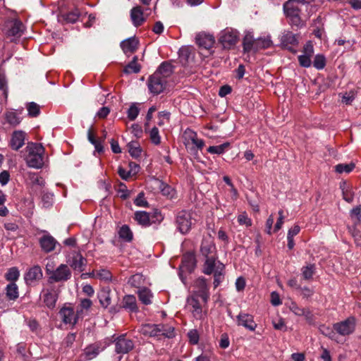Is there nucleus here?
Segmentation results:
<instances>
[{"mask_svg": "<svg viewBox=\"0 0 361 361\" xmlns=\"http://www.w3.org/2000/svg\"><path fill=\"white\" fill-rule=\"evenodd\" d=\"M237 324L243 326L251 331H255L257 327L253 316L245 312H240L237 316Z\"/></svg>", "mask_w": 361, "mask_h": 361, "instance_id": "f8f14e48", "label": "nucleus"}, {"mask_svg": "<svg viewBox=\"0 0 361 361\" xmlns=\"http://www.w3.org/2000/svg\"><path fill=\"white\" fill-rule=\"evenodd\" d=\"M150 140L154 145H159L161 142L159 130L157 127H154L149 132Z\"/></svg>", "mask_w": 361, "mask_h": 361, "instance_id": "4d7b16f0", "label": "nucleus"}, {"mask_svg": "<svg viewBox=\"0 0 361 361\" xmlns=\"http://www.w3.org/2000/svg\"><path fill=\"white\" fill-rule=\"evenodd\" d=\"M116 352L117 353H128L133 347L134 343L132 340L128 339L124 335L120 336L115 341Z\"/></svg>", "mask_w": 361, "mask_h": 361, "instance_id": "9b49d317", "label": "nucleus"}, {"mask_svg": "<svg viewBox=\"0 0 361 361\" xmlns=\"http://www.w3.org/2000/svg\"><path fill=\"white\" fill-rule=\"evenodd\" d=\"M20 113H17L13 111H8L4 114V118L6 122L12 127H16L21 122L20 116Z\"/></svg>", "mask_w": 361, "mask_h": 361, "instance_id": "cd10ccee", "label": "nucleus"}, {"mask_svg": "<svg viewBox=\"0 0 361 361\" xmlns=\"http://www.w3.org/2000/svg\"><path fill=\"white\" fill-rule=\"evenodd\" d=\"M130 18L133 24L135 27L140 26L145 21V18L144 17L143 11L141 7L137 6L133 7L130 11Z\"/></svg>", "mask_w": 361, "mask_h": 361, "instance_id": "412c9836", "label": "nucleus"}, {"mask_svg": "<svg viewBox=\"0 0 361 361\" xmlns=\"http://www.w3.org/2000/svg\"><path fill=\"white\" fill-rule=\"evenodd\" d=\"M140 71V65L137 63V56H134L132 61L130 62L125 68L124 73L127 74L137 73Z\"/></svg>", "mask_w": 361, "mask_h": 361, "instance_id": "e433bc0d", "label": "nucleus"}, {"mask_svg": "<svg viewBox=\"0 0 361 361\" xmlns=\"http://www.w3.org/2000/svg\"><path fill=\"white\" fill-rule=\"evenodd\" d=\"M230 143L229 142H225L220 145L217 146H210L207 149V152L211 154H223L226 149L229 147Z\"/></svg>", "mask_w": 361, "mask_h": 361, "instance_id": "49530a36", "label": "nucleus"}, {"mask_svg": "<svg viewBox=\"0 0 361 361\" xmlns=\"http://www.w3.org/2000/svg\"><path fill=\"white\" fill-rule=\"evenodd\" d=\"M296 1L288 0L283 4L284 13L287 16L298 18V8L295 5Z\"/></svg>", "mask_w": 361, "mask_h": 361, "instance_id": "a878e982", "label": "nucleus"}, {"mask_svg": "<svg viewBox=\"0 0 361 361\" xmlns=\"http://www.w3.org/2000/svg\"><path fill=\"white\" fill-rule=\"evenodd\" d=\"M44 149L41 144L28 143L25 148V160L29 167L40 169L44 165Z\"/></svg>", "mask_w": 361, "mask_h": 361, "instance_id": "f03ea898", "label": "nucleus"}, {"mask_svg": "<svg viewBox=\"0 0 361 361\" xmlns=\"http://www.w3.org/2000/svg\"><path fill=\"white\" fill-rule=\"evenodd\" d=\"M188 336L191 344H197L199 341V334L197 330L192 329L188 334Z\"/></svg>", "mask_w": 361, "mask_h": 361, "instance_id": "0e129e2a", "label": "nucleus"}, {"mask_svg": "<svg viewBox=\"0 0 361 361\" xmlns=\"http://www.w3.org/2000/svg\"><path fill=\"white\" fill-rule=\"evenodd\" d=\"M281 41L283 46L289 50H292V47L298 44L296 35L290 32L284 34Z\"/></svg>", "mask_w": 361, "mask_h": 361, "instance_id": "393cba45", "label": "nucleus"}, {"mask_svg": "<svg viewBox=\"0 0 361 361\" xmlns=\"http://www.w3.org/2000/svg\"><path fill=\"white\" fill-rule=\"evenodd\" d=\"M283 219H284L283 211L282 209H280L279 211V218H278L276 224L274 226V232H277L282 228V226L283 224Z\"/></svg>", "mask_w": 361, "mask_h": 361, "instance_id": "774afa93", "label": "nucleus"}, {"mask_svg": "<svg viewBox=\"0 0 361 361\" xmlns=\"http://www.w3.org/2000/svg\"><path fill=\"white\" fill-rule=\"evenodd\" d=\"M139 40L135 37H129L121 42V47L125 54L134 53L138 48Z\"/></svg>", "mask_w": 361, "mask_h": 361, "instance_id": "4468645a", "label": "nucleus"}, {"mask_svg": "<svg viewBox=\"0 0 361 361\" xmlns=\"http://www.w3.org/2000/svg\"><path fill=\"white\" fill-rule=\"evenodd\" d=\"M214 37L212 35L201 33L197 35L196 42L199 47L209 49L214 44Z\"/></svg>", "mask_w": 361, "mask_h": 361, "instance_id": "6ab92c4d", "label": "nucleus"}, {"mask_svg": "<svg viewBox=\"0 0 361 361\" xmlns=\"http://www.w3.org/2000/svg\"><path fill=\"white\" fill-rule=\"evenodd\" d=\"M271 45V40L269 37L258 38L256 39L255 52L262 49H267Z\"/></svg>", "mask_w": 361, "mask_h": 361, "instance_id": "79ce46f5", "label": "nucleus"}, {"mask_svg": "<svg viewBox=\"0 0 361 361\" xmlns=\"http://www.w3.org/2000/svg\"><path fill=\"white\" fill-rule=\"evenodd\" d=\"M140 109L136 104H133L128 110V118L130 121H134L138 116Z\"/></svg>", "mask_w": 361, "mask_h": 361, "instance_id": "6e6d98bb", "label": "nucleus"}, {"mask_svg": "<svg viewBox=\"0 0 361 361\" xmlns=\"http://www.w3.org/2000/svg\"><path fill=\"white\" fill-rule=\"evenodd\" d=\"M157 185L160 189L161 192L164 195L170 196L171 197L173 195V190L172 188L162 181L157 180Z\"/></svg>", "mask_w": 361, "mask_h": 361, "instance_id": "8fccbe9b", "label": "nucleus"}, {"mask_svg": "<svg viewBox=\"0 0 361 361\" xmlns=\"http://www.w3.org/2000/svg\"><path fill=\"white\" fill-rule=\"evenodd\" d=\"M154 73H159V76L163 77L166 80L172 73V66L167 62H164Z\"/></svg>", "mask_w": 361, "mask_h": 361, "instance_id": "58836bf2", "label": "nucleus"}, {"mask_svg": "<svg viewBox=\"0 0 361 361\" xmlns=\"http://www.w3.org/2000/svg\"><path fill=\"white\" fill-rule=\"evenodd\" d=\"M96 277L99 279L108 281L111 279V274L109 270L100 269L97 271Z\"/></svg>", "mask_w": 361, "mask_h": 361, "instance_id": "bf43d9fd", "label": "nucleus"}, {"mask_svg": "<svg viewBox=\"0 0 361 361\" xmlns=\"http://www.w3.org/2000/svg\"><path fill=\"white\" fill-rule=\"evenodd\" d=\"M111 291L109 288H103L97 294L100 305L106 308L111 302Z\"/></svg>", "mask_w": 361, "mask_h": 361, "instance_id": "b1692460", "label": "nucleus"}, {"mask_svg": "<svg viewBox=\"0 0 361 361\" xmlns=\"http://www.w3.org/2000/svg\"><path fill=\"white\" fill-rule=\"evenodd\" d=\"M193 295L202 298L204 303H207L209 299V288L207 280L204 277H199L193 282Z\"/></svg>", "mask_w": 361, "mask_h": 361, "instance_id": "7ed1b4c3", "label": "nucleus"}, {"mask_svg": "<svg viewBox=\"0 0 361 361\" xmlns=\"http://www.w3.org/2000/svg\"><path fill=\"white\" fill-rule=\"evenodd\" d=\"M215 245L209 241L204 240L201 245V253L205 257L215 256Z\"/></svg>", "mask_w": 361, "mask_h": 361, "instance_id": "c756f323", "label": "nucleus"}, {"mask_svg": "<svg viewBox=\"0 0 361 361\" xmlns=\"http://www.w3.org/2000/svg\"><path fill=\"white\" fill-rule=\"evenodd\" d=\"M42 201L43 204V207L48 208L49 207L53 202V195L51 193H44L42 197Z\"/></svg>", "mask_w": 361, "mask_h": 361, "instance_id": "052dcab7", "label": "nucleus"}, {"mask_svg": "<svg viewBox=\"0 0 361 361\" xmlns=\"http://www.w3.org/2000/svg\"><path fill=\"white\" fill-rule=\"evenodd\" d=\"M219 264H223L220 262H216V257L212 256L205 258V262L203 265L202 272L204 274L210 275L215 272Z\"/></svg>", "mask_w": 361, "mask_h": 361, "instance_id": "aec40b11", "label": "nucleus"}, {"mask_svg": "<svg viewBox=\"0 0 361 361\" xmlns=\"http://www.w3.org/2000/svg\"><path fill=\"white\" fill-rule=\"evenodd\" d=\"M340 188L342 190L343 199L348 202H353L354 194L350 186L345 181H342L340 183Z\"/></svg>", "mask_w": 361, "mask_h": 361, "instance_id": "2f4dec72", "label": "nucleus"}, {"mask_svg": "<svg viewBox=\"0 0 361 361\" xmlns=\"http://www.w3.org/2000/svg\"><path fill=\"white\" fill-rule=\"evenodd\" d=\"M256 39H254L251 32H247L243 37V46L245 52L255 51Z\"/></svg>", "mask_w": 361, "mask_h": 361, "instance_id": "c85d7f7f", "label": "nucleus"}, {"mask_svg": "<svg viewBox=\"0 0 361 361\" xmlns=\"http://www.w3.org/2000/svg\"><path fill=\"white\" fill-rule=\"evenodd\" d=\"M350 215L354 224H360L361 222V205L353 208L351 210Z\"/></svg>", "mask_w": 361, "mask_h": 361, "instance_id": "3c124183", "label": "nucleus"}, {"mask_svg": "<svg viewBox=\"0 0 361 361\" xmlns=\"http://www.w3.org/2000/svg\"><path fill=\"white\" fill-rule=\"evenodd\" d=\"M123 305L122 307H123L126 310H129L130 312H137V302L136 298L133 295H127L123 297Z\"/></svg>", "mask_w": 361, "mask_h": 361, "instance_id": "bb28decb", "label": "nucleus"}, {"mask_svg": "<svg viewBox=\"0 0 361 361\" xmlns=\"http://www.w3.org/2000/svg\"><path fill=\"white\" fill-rule=\"evenodd\" d=\"M176 224L181 233H187L193 224L190 214L185 211L179 212L176 218Z\"/></svg>", "mask_w": 361, "mask_h": 361, "instance_id": "423d86ee", "label": "nucleus"}, {"mask_svg": "<svg viewBox=\"0 0 361 361\" xmlns=\"http://www.w3.org/2000/svg\"><path fill=\"white\" fill-rule=\"evenodd\" d=\"M196 296L191 295L188 298L187 302L191 307L193 317L197 319H200L202 317V308Z\"/></svg>", "mask_w": 361, "mask_h": 361, "instance_id": "f3484780", "label": "nucleus"}, {"mask_svg": "<svg viewBox=\"0 0 361 361\" xmlns=\"http://www.w3.org/2000/svg\"><path fill=\"white\" fill-rule=\"evenodd\" d=\"M238 35L236 31L224 30L220 36L219 42L224 49H230L238 42Z\"/></svg>", "mask_w": 361, "mask_h": 361, "instance_id": "6e6552de", "label": "nucleus"}, {"mask_svg": "<svg viewBox=\"0 0 361 361\" xmlns=\"http://www.w3.org/2000/svg\"><path fill=\"white\" fill-rule=\"evenodd\" d=\"M8 29L6 32L8 37H20L24 31V25L21 21L15 20L8 25Z\"/></svg>", "mask_w": 361, "mask_h": 361, "instance_id": "2eb2a0df", "label": "nucleus"}, {"mask_svg": "<svg viewBox=\"0 0 361 361\" xmlns=\"http://www.w3.org/2000/svg\"><path fill=\"white\" fill-rule=\"evenodd\" d=\"M118 235L120 238L126 242H130L133 240V232L127 225L122 226L118 231Z\"/></svg>", "mask_w": 361, "mask_h": 361, "instance_id": "4c0bfd02", "label": "nucleus"}, {"mask_svg": "<svg viewBox=\"0 0 361 361\" xmlns=\"http://www.w3.org/2000/svg\"><path fill=\"white\" fill-rule=\"evenodd\" d=\"M273 326L275 329L281 331H286L285 322L282 318H279L276 320L272 321Z\"/></svg>", "mask_w": 361, "mask_h": 361, "instance_id": "338daca9", "label": "nucleus"}, {"mask_svg": "<svg viewBox=\"0 0 361 361\" xmlns=\"http://www.w3.org/2000/svg\"><path fill=\"white\" fill-rule=\"evenodd\" d=\"M355 168V164H339L335 166V171L338 173L351 172Z\"/></svg>", "mask_w": 361, "mask_h": 361, "instance_id": "c03bdc74", "label": "nucleus"}, {"mask_svg": "<svg viewBox=\"0 0 361 361\" xmlns=\"http://www.w3.org/2000/svg\"><path fill=\"white\" fill-rule=\"evenodd\" d=\"M19 276L20 272L16 267L10 268L5 274L6 279L8 281H11V283H14V281H17Z\"/></svg>", "mask_w": 361, "mask_h": 361, "instance_id": "a18cd8bd", "label": "nucleus"}, {"mask_svg": "<svg viewBox=\"0 0 361 361\" xmlns=\"http://www.w3.org/2000/svg\"><path fill=\"white\" fill-rule=\"evenodd\" d=\"M185 136L187 142H185V145L189 144V142H191L192 145H194L197 149H202L204 146V142L202 139H199L197 137V135L195 132L190 129H187L185 131Z\"/></svg>", "mask_w": 361, "mask_h": 361, "instance_id": "a211bd4d", "label": "nucleus"}, {"mask_svg": "<svg viewBox=\"0 0 361 361\" xmlns=\"http://www.w3.org/2000/svg\"><path fill=\"white\" fill-rule=\"evenodd\" d=\"M70 265L75 270L82 271L85 267V259L80 253L73 252L71 256V260L70 261Z\"/></svg>", "mask_w": 361, "mask_h": 361, "instance_id": "5701e85b", "label": "nucleus"}, {"mask_svg": "<svg viewBox=\"0 0 361 361\" xmlns=\"http://www.w3.org/2000/svg\"><path fill=\"white\" fill-rule=\"evenodd\" d=\"M138 297L140 300L145 305L152 303V294L148 288H143L138 290Z\"/></svg>", "mask_w": 361, "mask_h": 361, "instance_id": "c9c22d12", "label": "nucleus"}, {"mask_svg": "<svg viewBox=\"0 0 361 361\" xmlns=\"http://www.w3.org/2000/svg\"><path fill=\"white\" fill-rule=\"evenodd\" d=\"M43 276L42 271L39 265H35L25 272L24 279L27 285H33L42 279Z\"/></svg>", "mask_w": 361, "mask_h": 361, "instance_id": "1a4fd4ad", "label": "nucleus"}, {"mask_svg": "<svg viewBox=\"0 0 361 361\" xmlns=\"http://www.w3.org/2000/svg\"><path fill=\"white\" fill-rule=\"evenodd\" d=\"M315 267L314 264H309L302 268V275L304 279L310 280L314 274Z\"/></svg>", "mask_w": 361, "mask_h": 361, "instance_id": "de8ad7c7", "label": "nucleus"}, {"mask_svg": "<svg viewBox=\"0 0 361 361\" xmlns=\"http://www.w3.org/2000/svg\"><path fill=\"white\" fill-rule=\"evenodd\" d=\"M139 331L145 336L157 337L159 338L161 336L172 338L176 336L174 327L162 324H145L141 326Z\"/></svg>", "mask_w": 361, "mask_h": 361, "instance_id": "f257e3e1", "label": "nucleus"}, {"mask_svg": "<svg viewBox=\"0 0 361 361\" xmlns=\"http://www.w3.org/2000/svg\"><path fill=\"white\" fill-rule=\"evenodd\" d=\"M62 322L66 324L75 325L80 317L78 312H75L74 309L71 306H63L59 312Z\"/></svg>", "mask_w": 361, "mask_h": 361, "instance_id": "0eeeda50", "label": "nucleus"}, {"mask_svg": "<svg viewBox=\"0 0 361 361\" xmlns=\"http://www.w3.org/2000/svg\"><path fill=\"white\" fill-rule=\"evenodd\" d=\"M100 349L97 345H90L85 349L84 354L86 359L92 360L98 355Z\"/></svg>", "mask_w": 361, "mask_h": 361, "instance_id": "a19ab883", "label": "nucleus"}, {"mask_svg": "<svg viewBox=\"0 0 361 361\" xmlns=\"http://www.w3.org/2000/svg\"><path fill=\"white\" fill-rule=\"evenodd\" d=\"M214 274V287L217 288L224 278V265L219 264Z\"/></svg>", "mask_w": 361, "mask_h": 361, "instance_id": "f704fd0d", "label": "nucleus"}, {"mask_svg": "<svg viewBox=\"0 0 361 361\" xmlns=\"http://www.w3.org/2000/svg\"><path fill=\"white\" fill-rule=\"evenodd\" d=\"M356 319L354 317H349L345 320L335 323L334 330L341 336H348L353 333L355 329Z\"/></svg>", "mask_w": 361, "mask_h": 361, "instance_id": "20e7f679", "label": "nucleus"}, {"mask_svg": "<svg viewBox=\"0 0 361 361\" xmlns=\"http://www.w3.org/2000/svg\"><path fill=\"white\" fill-rule=\"evenodd\" d=\"M6 295L8 300H16L18 298V287L15 283H10L6 287Z\"/></svg>", "mask_w": 361, "mask_h": 361, "instance_id": "72a5a7b5", "label": "nucleus"}, {"mask_svg": "<svg viewBox=\"0 0 361 361\" xmlns=\"http://www.w3.org/2000/svg\"><path fill=\"white\" fill-rule=\"evenodd\" d=\"M39 243L42 251L47 253L53 251L55 249L56 245L57 244V241L56 240V239L48 233L42 235L39 238Z\"/></svg>", "mask_w": 361, "mask_h": 361, "instance_id": "ddd939ff", "label": "nucleus"}, {"mask_svg": "<svg viewBox=\"0 0 361 361\" xmlns=\"http://www.w3.org/2000/svg\"><path fill=\"white\" fill-rule=\"evenodd\" d=\"M326 65V59L323 55H317L313 61V66L318 70L323 69Z\"/></svg>", "mask_w": 361, "mask_h": 361, "instance_id": "603ef678", "label": "nucleus"}, {"mask_svg": "<svg viewBox=\"0 0 361 361\" xmlns=\"http://www.w3.org/2000/svg\"><path fill=\"white\" fill-rule=\"evenodd\" d=\"M0 91H1L5 100H6L8 97V87L7 81L4 75H0Z\"/></svg>", "mask_w": 361, "mask_h": 361, "instance_id": "13d9d810", "label": "nucleus"}, {"mask_svg": "<svg viewBox=\"0 0 361 361\" xmlns=\"http://www.w3.org/2000/svg\"><path fill=\"white\" fill-rule=\"evenodd\" d=\"M28 116L30 117H37L40 114V106L35 102H29L26 105Z\"/></svg>", "mask_w": 361, "mask_h": 361, "instance_id": "37998d69", "label": "nucleus"}, {"mask_svg": "<svg viewBox=\"0 0 361 361\" xmlns=\"http://www.w3.org/2000/svg\"><path fill=\"white\" fill-rule=\"evenodd\" d=\"M92 305V302L91 300L87 298L80 299V304L78 305L76 311L78 312V315H80V317L83 316V312L87 311L90 309Z\"/></svg>", "mask_w": 361, "mask_h": 361, "instance_id": "ea45409f", "label": "nucleus"}, {"mask_svg": "<svg viewBox=\"0 0 361 361\" xmlns=\"http://www.w3.org/2000/svg\"><path fill=\"white\" fill-rule=\"evenodd\" d=\"M135 220L142 226L147 227L151 225L149 215L144 211H137L135 213Z\"/></svg>", "mask_w": 361, "mask_h": 361, "instance_id": "7c9ffc66", "label": "nucleus"}, {"mask_svg": "<svg viewBox=\"0 0 361 361\" xmlns=\"http://www.w3.org/2000/svg\"><path fill=\"white\" fill-rule=\"evenodd\" d=\"M238 221L240 225H245L246 226H250L252 225V221L248 218L246 213H242L238 216Z\"/></svg>", "mask_w": 361, "mask_h": 361, "instance_id": "680f3d73", "label": "nucleus"}, {"mask_svg": "<svg viewBox=\"0 0 361 361\" xmlns=\"http://www.w3.org/2000/svg\"><path fill=\"white\" fill-rule=\"evenodd\" d=\"M129 153L130 154L135 158H137L140 156L141 149L137 146L136 142H130L128 144Z\"/></svg>", "mask_w": 361, "mask_h": 361, "instance_id": "864d4df0", "label": "nucleus"}, {"mask_svg": "<svg viewBox=\"0 0 361 361\" xmlns=\"http://www.w3.org/2000/svg\"><path fill=\"white\" fill-rule=\"evenodd\" d=\"M158 73H154L147 82V85L149 91L154 94H159L161 93L166 85V80L161 76H159Z\"/></svg>", "mask_w": 361, "mask_h": 361, "instance_id": "39448f33", "label": "nucleus"}, {"mask_svg": "<svg viewBox=\"0 0 361 361\" xmlns=\"http://www.w3.org/2000/svg\"><path fill=\"white\" fill-rule=\"evenodd\" d=\"M71 272L66 264H61L56 270L50 274L49 279L55 282L65 281L70 279Z\"/></svg>", "mask_w": 361, "mask_h": 361, "instance_id": "9d476101", "label": "nucleus"}, {"mask_svg": "<svg viewBox=\"0 0 361 361\" xmlns=\"http://www.w3.org/2000/svg\"><path fill=\"white\" fill-rule=\"evenodd\" d=\"M310 56L308 55H301L298 56V61L300 65L303 67H310L311 66V59Z\"/></svg>", "mask_w": 361, "mask_h": 361, "instance_id": "e2e57ef3", "label": "nucleus"}, {"mask_svg": "<svg viewBox=\"0 0 361 361\" xmlns=\"http://www.w3.org/2000/svg\"><path fill=\"white\" fill-rule=\"evenodd\" d=\"M76 334L74 333H70L68 334L66 337L63 341V345H64L66 347H71L74 341H75Z\"/></svg>", "mask_w": 361, "mask_h": 361, "instance_id": "69168bd1", "label": "nucleus"}, {"mask_svg": "<svg viewBox=\"0 0 361 361\" xmlns=\"http://www.w3.org/2000/svg\"><path fill=\"white\" fill-rule=\"evenodd\" d=\"M87 138L88 140L94 146L95 150L98 153L103 152L104 147L102 145V141L96 138L92 128H90L87 131Z\"/></svg>", "mask_w": 361, "mask_h": 361, "instance_id": "473e14b6", "label": "nucleus"}, {"mask_svg": "<svg viewBox=\"0 0 361 361\" xmlns=\"http://www.w3.org/2000/svg\"><path fill=\"white\" fill-rule=\"evenodd\" d=\"M80 11L75 8L63 16L64 20L67 23H75L80 17Z\"/></svg>", "mask_w": 361, "mask_h": 361, "instance_id": "09e8293b", "label": "nucleus"}, {"mask_svg": "<svg viewBox=\"0 0 361 361\" xmlns=\"http://www.w3.org/2000/svg\"><path fill=\"white\" fill-rule=\"evenodd\" d=\"M57 299L58 293L54 289H47L43 295V301L45 305L50 309L55 307Z\"/></svg>", "mask_w": 361, "mask_h": 361, "instance_id": "4be33fe9", "label": "nucleus"}, {"mask_svg": "<svg viewBox=\"0 0 361 361\" xmlns=\"http://www.w3.org/2000/svg\"><path fill=\"white\" fill-rule=\"evenodd\" d=\"M25 133L22 130L14 131L10 141L11 147L14 150H18L25 144Z\"/></svg>", "mask_w": 361, "mask_h": 361, "instance_id": "dca6fc26", "label": "nucleus"}, {"mask_svg": "<svg viewBox=\"0 0 361 361\" xmlns=\"http://www.w3.org/2000/svg\"><path fill=\"white\" fill-rule=\"evenodd\" d=\"M356 93L354 90H350L342 95V102L346 105L351 104L355 98Z\"/></svg>", "mask_w": 361, "mask_h": 361, "instance_id": "5fc2aeb1", "label": "nucleus"}]
</instances>
